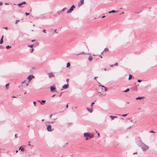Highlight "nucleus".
Returning <instances> with one entry per match:
<instances>
[{"label":"nucleus","instance_id":"f257e3e1","mask_svg":"<svg viewBox=\"0 0 157 157\" xmlns=\"http://www.w3.org/2000/svg\"><path fill=\"white\" fill-rule=\"evenodd\" d=\"M138 145L139 147H141L143 151H144L147 149L149 148L148 146L146 145L141 140L140 141L138 142Z\"/></svg>","mask_w":157,"mask_h":157},{"label":"nucleus","instance_id":"f03ea898","mask_svg":"<svg viewBox=\"0 0 157 157\" xmlns=\"http://www.w3.org/2000/svg\"><path fill=\"white\" fill-rule=\"evenodd\" d=\"M84 137L92 138L94 137V135L93 134H90L89 133H85L84 134Z\"/></svg>","mask_w":157,"mask_h":157},{"label":"nucleus","instance_id":"7ed1b4c3","mask_svg":"<svg viewBox=\"0 0 157 157\" xmlns=\"http://www.w3.org/2000/svg\"><path fill=\"white\" fill-rule=\"evenodd\" d=\"M75 6L74 5H73L70 8L67 12V13H71L75 8Z\"/></svg>","mask_w":157,"mask_h":157},{"label":"nucleus","instance_id":"20e7f679","mask_svg":"<svg viewBox=\"0 0 157 157\" xmlns=\"http://www.w3.org/2000/svg\"><path fill=\"white\" fill-rule=\"evenodd\" d=\"M47 128L48 131L49 132L52 131L54 130V128H51V126L50 124L48 125L47 126Z\"/></svg>","mask_w":157,"mask_h":157},{"label":"nucleus","instance_id":"39448f33","mask_svg":"<svg viewBox=\"0 0 157 157\" xmlns=\"http://www.w3.org/2000/svg\"><path fill=\"white\" fill-rule=\"evenodd\" d=\"M24 83L26 85H21V86H23L24 87H25L28 86L29 85V83L27 82L26 81H24L23 82H21V84H24Z\"/></svg>","mask_w":157,"mask_h":157},{"label":"nucleus","instance_id":"423d86ee","mask_svg":"<svg viewBox=\"0 0 157 157\" xmlns=\"http://www.w3.org/2000/svg\"><path fill=\"white\" fill-rule=\"evenodd\" d=\"M34 78V77L33 75H30L28 77L27 79H28L29 82H30L31 81L32 79Z\"/></svg>","mask_w":157,"mask_h":157},{"label":"nucleus","instance_id":"0eeeda50","mask_svg":"<svg viewBox=\"0 0 157 157\" xmlns=\"http://www.w3.org/2000/svg\"><path fill=\"white\" fill-rule=\"evenodd\" d=\"M48 77L49 78L52 77H55V75L52 73H50L48 74Z\"/></svg>","mask_w":157,"mask_h":157},{"label":"nucleus","instance_id":"6e6552de","mask_svg":"<svg viewBox=\"0 0 157 157\" xmlns=\"http://www.w3.org/2000/svg\"><path fill=\"white\" fill-rule=\"evenodd\" d=\"M56 89V87L55 86H51L50 87V90L52 92H54L55 91V90Z\"/></svg>","mask_w":157,"mask_h":157},{"label":"nucleus","instance_id":"1a4fd4ad","mask_svg":"<svg viewBox=\"0 0 157 157\" xmlns=\"http://www.w3.org/2000/svg\"><path fill=\"white\" fill-rule=\"evenodd\" d=\"M68 86L69 85L68 84V83H67V84H65L63 85L62 86V88L64 89H67V88H68Z\"/></svg>","mask_w":157,"mask_h":157},{"label":"nucleus","instance_id":"9d476101","mask_svg":"<svg viewBox=\"0 0 157 157\" xmlns=\"http://www.w3.org/2000/svg\"><path fill=\"white\" fill-rule=\"evenodd\" d=\"M84 3V1L83 0H80L79 2V3L78 4L79 6H82Z\"/></svg>","mask_w":157,"mask_h":157},{"label":"nucleus","instance_id":"9b49d317","mask_svg":"<svg viewBox=\"0 0 157 157\" xmlns=\"http://www.w3.org/2000/svg\"><path fill=\"white\" fill-rule=\"evenodd\" d=\"M110 117L112 120H113L115 118H117V116H110Z\"/></svg>","mask_w":157,"mask_h":157},{"label":"nucleus","instance_id":"f8f14e48","mask_svg":"<svg viewBox=\"0 0 157 157\" xmlns=\"http://www.w3.org/2000/svg\"><path fill=\"white\" fill-rule=\"evenodd\" d=\"M3 36H2V37L1 39V40L0 41V44H1L3 43Z\"/></svg>","mask_w":157,"mask_h":157},{"label":"nucleus","instance_id":"ddd939ff","mask_svg":"<svg viewBox=\"0 0 157 157\" xmlns=\"http://www.w3.org/2000/svg\"><path fill=\"white\" fill-rule=\"evenodd\" d=\"M19 150H21V151H24V149L23 147H22L21 146L20 147L19 149Z\"/></svg>","mask_w":157,"mask_h":157},{"label":"nucleus","instance_id":"4468645a","mask_svg":"<svg viewBox=\"0 0 157 157\" xmlns=\"http://www.w3.org/2000/svg\"><path fill=\"white\" fill-rule=\"evenodd\" d=\"M86 109L90 113L92 112L93 110L92 109H90V108H87Z\"/></svg>","mask_w":157,"mask_h":157},{"label":"nucleus","instance_id":"2eb2a0df","mask_svg":"<svg viewBox=\"0 0 157 157\" xmlns=\"http://www.w3.org/2000/svg\"><path fill=\"white\" fill-rule=\"evenodd\" d=\"M88 60L90 61H91L92 60V59H93V57L91 56H90L88 58Z\"/></svg>","mask_w":157,"mask_h":157},{"label":"nucleus","instance_id":"dca6fc26","mask_svg":"<svg viewBox=\"0 0 157 157\" xmlns=\"http://www.w3.org/2000/svg\"><path fill=\"white\" fill-rule=\"evenodd\" d=\"M70 65H71V64L70 63L68 62V63H67V64L66 67L67 68L69 67L70 66Z\"/></svg>","mask_w":157,"mask_h":157},{"label":"nucleus","instance_id":"f3484780","mask_svg":"<svg viewBox=\"0 0 157 157\" xmlns=\"http://www.w3.org/2000/svg\"><path fill=\"white\" fill-rule=\"evenodd\" d=\"M144 97H137L136 98V100H138V99H141L143 98Z\"/></svg>","mask_w":157,"mask_h":157},{"label":"nucleus","instance_id":"a211bd4d","mask_svg":"<svg viewBox=\"0 0 157 157\" xmlns=\"http://www.w3.org/2000/svg\"><path fill=\"white\" fill-rule=\"evenodd\" d=\"M129 89L128 88L126 90H125L124 91H123V92H127L128 91H129Z\"/></svg>","mask_w":157,"mask_h":157},{"label":"nucleus","instance_id":"6ab92c4d","mask_svg":"<svg viewBox=\"0 0 157 157\" xmlns=\"http://www.w3.org/2000/svg\"><path fill=\"white\" fill-rule=\"evenodd\" d=\"M9 83H8V84H6V89H8V86H9Z\"/></svg>","mask_w":157,"mask_h":157},{"label":"nucleus","instance_id":"aec40b11","mask_svg":"<svg viewBox=\"0 0 157 157\" xmlns=\"http://www.w3.org/2000/svg\"><path fill=\"white\" fill-rule=\"evenodd\" d=\"M132 78V76L131 75H129V78H128V79H130Z\"/></svg>","mask_w":157,"mask_h":157},{"label":"nucleus","instance_id":"412c9836","mask_svg":"<svg viewBox=\"0 0 157 157\" xmlns=\"http://www.w3.org/2000/svg\"><path fill=\"white\" fill-rule=\"evenodd\" d=\"M62 11L61 10L60 11H58L57 12V13L59 14H60L61 13H62Z\"/></svg>","mask_w":157,"mask_h":157},{"label":"nucleus","instance_id":"4be33fe9","mask_svg":"<svg viewBox=\"0 0 157 157\" xmlns=\"http://www.w3.org/2000/svg\"><path fill=\"white\" fill-rule=\"evenodd\" d=\"M67 8L66 7H64L62 10H61V11L63 12Z\"/></svg>","mask_w":157,"mask_h":157},{"label":"nucleus","instance_id":"5701e85b","mask_svg":"<svg viewBox=\"0 0 157 157\" xmlns=\"http://www.w3.org/2000/svg\"><path fill=\"white\" fill-rule=\"evenodd\" d=\"M28 47H30L32 48H33V45H29L28 46Z\"/></svg>","mask_w":157,"mask_h":157},{"label":"nucleus","instance_id":"b1692460","mask_svg":"<svg viewBox=\"0 0 157 157\" xmlns=\"http://www.w3.org/2000/svg\"><path fill=\"white\" fill-rule=\"evenodd\" d=\"M11 48V46H10L9 45H8V46H7L6 47V48H7V49H9L10 48Z\"/></svg>","mask_w":157,"mask_h":157},{"label":"nucleus","instance_id":"393cba45","mask_svg":"<svg viewBox=\"0 0 157 157\" xmlns=\"http://www.w3.org/2000/svg\"><path fill=\"white\" fill-rule=\"evenodd\" d=\"M33 50L34 49L33 48H32L29 50V51H30L31 52H32L33 51Z\"/></svg>","mask_w":157,"mask_h":157},{"label":"nucleus","instance_id":"a878e982","mask_svg":"<svg viewBox=\"0 0 157 157\" xmlns=\"http://www.w3.org/2000/svg\"><path fill=\"white\" fill-rule=\"evenodd\" d=\"M22 5H23V4L22 3V2H21L20 3H19L18 5L19 7H21V6Z\"/></svg>","mask_w":157,"mask_h":157},{"label":"nucleus","instance_id":"bb28decb","mask_svg":"<svg viewBox=\"0 0 157 157\" xmlns=\"http://www.w3.org/2000/svg\"><path fill=\"white\" fill-rule=\"evenodd\" d=\"M108 48H105L103 51H108Z\"/></svg>","mask_w":157,"mask_h":157},{"label":"nucleus","instance_id":"cd10ccee","mask_svg":"<svg viewBox=\"0 0 157 157\" xmlns=\"http://www.w3.org/2000/svg\"><path fill=\"white\" fill-rule=\"evenodd\" d=\"M105 88V91H108V90H107V89L106 87H104Z\"/></svg>","mask_w":157,"mask_h":157},{"label":"nucleus","instance_id":"c85d7f7f","mask_svg":"<svg viewBox=\"0 0 157 157\" xmlns=\"http://www.w3.org/2000/svg\"><path fill=\"white\" fill-rule=\"evenodd\" d=\"M33 103L35 106H36V101H33Z\"/></svg>","mask_w":157,"mask_h":157},{"label":"nucleus","instance_id":"c756f323","mask_svg":"<svg viewBox=\"0 0 157 157\" xmlns=\"http://www.w3.org/2000/svg\"><path fill=\"white\" fill-rule=\"evenodd\" d=\"M85 53H84V52H82V53H80V54H77V55H79L80 54H85Z\"/></svg>","mask_w":157,"mask_h":157},{"label":"nucleus","instance_id":"7c9ffc66","mask_svg":"<svg viewBox=\"0 0 157 157\" xmlns=\"http://www.w3.org/2000/svg\"><path fill=\"white\" fill-rule=\"evenodd\" d=\"M45 101L44 100H42L41 101V102L43 103H44L45 102Z\"/></svg>","mask_w":157,"mask_h":157},{"label":"nucleus","instance_id":"2f4dec72","mask_svg":"<svg viewBox=\"0 0 157 157\" xmlns=\"http://www.w3.org/2000/svg\"><path fill=\"white\" fill-rule=\"evenodd\" d=\"M111 11V13H115L116 12V11L113 10Z\"/></svg>","mask_w":157,"mask_h":157},{"label":"nucleus","instance_id":"473e14b6","mask_svg":"<svg viewBox=\"0 0 157 157\" xmlns=\"http://www.w3.org/2000/svg\"><path fill=\"white\" fill-rule=\"evenodd\" d=\"M127 115V114H123L122 115V116L123 117H125Z\"/></svg>","mask_w":157,"mask_h":157},{"label":"nucleus","instance_id":"72a5a7b5","mask_svg":"<svg viewBox=\"0 0 157 157\" xmlns=\"http://www.w3.org/2000/svg\"><path fill=\"white\" fill-rule=\"evenodd\" d=\"M118 65V63H116L114 65L115 66H117Z\"/></svg>","mask_w":157,"mask_h":157},{"label":"nucleus","instance_id":"f704fd0d","mask_svg":"<svg viewBox=\"0 0 157 157\" xmlns=\"http://www.w3.org/2000/svg\"><path fill=\"white\" fill-rule=\"evenodd\" d=\"M43 32L44 33H46V30L45 29H44L43 30Z\"/></svg>","mask_w":157,"mask_h":157},{"label":"nucleus","instance_id":"c9c22d12","mask_svg":"<svg viewBox=\"0 0 157 157\" xmlns=\"http://www.w3.org/2000/svg\"><path fill=\"white\" fill-rule=\"evenodd\" d=\"M142 81V80H140V79H138V80H137V82H141Z\"/></svg>","mask_w":157,"mask_h":157},{"label":"nucleus","instance_id":"e433bc0d","mask_svg":"<svg viewBox=\"0 0 157 157\" xmlns=\"http://www.w3.org/2000/svg\"><path fill=\"white\" fill-rule=\"evenodd\" d=\"M29 14V13H25V14H26V16L28 15Z\"/></svg>","mask_w":157,"mask_h":157},{"label":"nucleus","instance_id":"4c0bfd02","mask_svg":"<svg viewBox=\"0 0 157 157\" xmlns=\"http://www.w3.org/2000/svg\"><path fill=\"white\" fill-rule=\"evenodd\" d=\"M22 3L23 4H25L26 3V2H25V1H24V2H22Z\"/></svg>","mask_w":157,"mask_h":157},{"label":"nucleus","instance_id":"58836bf2","mask_svg":"<svg viewBox=\"0 0 157 157\" xmlns=\"http://www.w3.org/2000/svg\"><path fill=\"white\" fill-rule=\"evenodd\" d=\"M57 31V29H55V31H54V32H55V33H58V32H57V31Z\"/></svg>","mask_w":157,"mask_h":157},{"label":"nucleus","instance_id":"ea45409f","mask_svg":"<svg viewBox=\"0 0 157 157\" xmlns=\"http://www.w3.org/2000/svg\"><path fill=\"white\" fill-rule=\"evenodd\" d=\"M99 86H101V87H105V86H103L101 85H99Z\"/></svg>","mask_w":157,"mask_h":157},{"label":"nucleus","instance_id":"a19ab883","mask_svg":"<svg viewBox=\"0 0 157 157\" xmlns=\"http://www.w3.org/2000/svg\"><path fill=\"white\" fill-rule=\"evenodd\" d=\"M94 103V102H92V103H91V106H92L93 105Z\"/></svg>","mask_w":157,"mask_h":157},{"label":"nucleus","instance_id":"79ce46f5","mask_svg":"<svg viewBox=\"0 0 157 157\" xmlns=\"http://www.w3.org/2000/svg\"><path fill=\"white\" fill-rule=\"evenodd\" d=\"M69 80V79L68 78H67L66 79V81L67 82V83H68V81Z\"/></svg>","mask_w":157,"mask_h":157},{"label":"nucleus","instance_id":"37998d69","mask_svg":"<svg viewBox=\"0 0 157 157\" xmlns=\"http://www.w3.org/2000/svg\"><path fill=\"white\" fill-rule=\"evenodd\" d=\"M3 4L2 3V2H0V6H1Z\"/></svg>","mask_w":157,"mask_h":157},{"label":"nucleus","instance_id":"c03bdc74","mask_svg":"<svg viewBox=\"0 0 157 157\" xmlns=\"http://www.w3.org/2000/svg\"><path fill=\"white\" fill-rule=\"evenodd\" d=\"M19 20H16V22L15 24H17L18 22H19Z\"/></svg>","mask_w":157,"mask_h":157},{"label":"nucleus","instance_id":"a18cd8bd","mask_svg":"<svg viewBox=\"0 0 157 157\" xmlns=\"http://www.w3.org/2000/svg\"><path fill=\"white\" fill-rule=\"evenodd\" d=\"M4 28L6 29H8V28L7 27H4Z\"/></svg>","mask_w":157,"mask_h":157},{"label":"nucleus","instance_id":"49530a36","mask_svg":"<svg viewBox=\"0 0 157 157\" xmlns=\"http://www.w3.org/2000/svg\"><path fill=\"white\" fill-rule=\"evenodd\" d=\"M150 133L152 132V133H155V132L154 131H150Z\"/></svg>","mask_w":157,"mask_h":157},{"label":"nucleus","instance_id":"de8ad7c7","mask_svg":"<svg viewBox=\"0 0 157 157\" xmlns=\"http://www.w3.org/2000/svg\"><path fill=\"white\" fill-rule=\"evenodd\" d=\"M52 115H52V114H51V115H50V118H51V117H52Z\"/></svg>","mask_w":157,"mask_h":157},{"label":"nucleus","instance_id":"09e8293b","mask_svg":"<svg viewBox=\"0 0 157 157\" xmlns=\"http://www.w3.org/2000/svg\"><path fill=\"white\" fill-rule=\"evenodd\" d=\"M15 137L16 138H17V134H15Z\"/></svg>","mask_w":157,"mask_h":157},{"label":"nucleus","instance_id":"8fccbe9b","mask_svg":"<svg viewBox=\"0 0 157 157\" xmlns=\"http://www.w3.org/2000/svg\"><path fill=\"white\" fill-rule=\"evenodd\" d=\"M137 154V152H134V153H133V155H135V154Z\"/></svg>","mask_w":157,"mask_h":157},{"label":"nucleus","instance_id":"3c124183","mask_svg":"<svg viewBox=\"0 0 157 157\" xmlns=\"http://www.w3.org/2000/svg\"><path fill=\"white\" fill-rule=\"evenodd\" d=\"M113 66H114V65H110V67H113Z\"/></svg>","mask_w":157,"mask_h":157},{"label":"nucleus","instance_id":"603ef678","mask_svg":"<svg viewBox=\"0 0 157 157\" xmlns=\"http://www.w3.org/2000/svg\"><path fill=\"white\" fill-rule=\"evenodd\" d=\"M35 40H31V41H32V42H34V41H35Z\"/></svg>","mask_w":157,"mask_h":157},{"label":"nucleus","instance_id":"864d4df0","mask_svg":"<svg viewBox=\"0 0 157 157\" xmlns=\"http://www.w3.org/2000/svg\"><path fill=\"white\" fill-rule=\"evenodd\" d=\"M99 56H100V57L101 58H102V56L101 55H99Z\"/></svg>","mask_w":157,"mask_h":157},{"label":"nucleus","instance_id":"5fc2aeb1","mask_svg":"<svg viewBox=\"0 0 157 157\" xmlns=\"http://www.w3.org/2000/svg\"><path fill=\"white\" fill-rule=\"evenodd\" d=\"M86 140H88V138L87 137H86Z\"/></svg>","mask_w":157,"mask_h":157},{"label":"nucleus","instance_id":"6e6d98bb","mask_svg":"<svg viewBox=\"0 0 157 157\" xmlns=\"http://www.w3.org/2000/svg\"><path fill=\"white\" fill-rule=\"evenodd\" d=\"M66 107L67 108L68 107V105L67 104L66 105Z\"/></svg>","mask_w":157,"mask_h":157},{"label":"nucleus","instance_id":"4d7b16f0","mask_svg":"<svg viewBox=\"0 0 157 157\" xmlns=\"http://www.w3.org/2000/svg\"><path fill=\"white\" fill-rule=\"evenodd\" d=\"M98 78V77H95L94 78L95 79H96L97 78Z\"/></svg>","mask_w":157,"mask_h":157},{"label":"nucleus","instance_id":"13d9d810","mask_svg":"<svg viewBox=\"0 0 157 157\" xmlns=\"http://www.w3.org/2000/svg\"><path fill=\"white\" fill-rule=\"evenodd\" d=\"M5 4H6V5H7L9 4V3H5Z\"/></svg>","mask_w":157,"mask_h":157},{"label":"nucleus","instance_id":"bf43d9fd","mask_svg":"<svg viewBox=\"0 0 157 157\" xmlns=\"http://www.w3.org/2000/svg\"><path fill=\"white\" fill-rule=\"evenodd\" d=\"M105 17V16H103L102 17V18H104Z\"/></svg>","mask_w":157,"mask_h":157},{"label":"nucleus","instance_id":"052dcab7","mask_svg":"<svg viewBox=\"0 0 157 157\" xmlns=\"http://www.w3.org/2000/svg\"><path fill=\"white\" fill-rule=\"evenodd\" d=\"M104 70L105 71H106V68H105L104 69Z\"/></svg>","mask_w":157,"mask_h":157},{"label":"nucleus","instance_id":"680f3d73","mask_svg":"<svg viewBox=\"0 0 157 157\" xmlns=\"http://www.w3.org/2000/svg\"><path fill=\"white\" fill-rule=\"evenodd\" d=\"M12 97L13 98H16V97L14 96H13Z\"/></svg>","mask_w":157,"mask_h":157},{"label":"nucleus","instance_id":"e2e57ef3","mask_svg":"<svg viewBox=\"0 0 157 157\" xmlns=\"http://www.w3.org/2000/svg\"><path fill=\"white\" fill-rule=\"evenodd\" d=\"M109 13H111V11H109Z\"/></svg>","mask_w":157,"mask_h":157},{"label":"nucleus","instance_id":"0e129e2a","mask_svg":"<svg viewBox=\"0 0 157 157\" xmlns=\"http://www.w3.org/2000/svg\"><path fill=\"white\" fill-rule=\"evenodd\" d=\"M98 136H100V134L99 133H98Z\"/></svg>","mask_w":157,"mask_h":157},{"label":"nucleus","instance_id":"69168bd1","mask_svg":"<svg viewBox=\"0 0 157 157\" xmlns=\"http://www.w3.org/2000/svg\"><path fill=\"white\" fill-rule=\"evenodd\" d=\"M29 143H30V142H29ZM30 145H31V144H29L28 145L30 146Z\"/></svg>","mask_w":157,"mask_h":157},{"label":"nucleus","instance_id":"338daca9","mask_svg":"<svg viewBox=\"0 0 157 157\" xmlns=\"http://www.w3.org/2000/svg\"><path fill=\"white\" fill-rule=\"evenodd\" d=\"M16 153H17L18 152V150H16Z\"/></svg>","mask_w":157,"mask_h":157},{"label":"nucleus","instance_id":"774afa93","mask_svg":"<svg viewBox=\"0 0 157 157\" xmlns=\"http://www.w3.org/2000/svg\"><path fill=\"white\" fill-rule=\"evenodd\" d=\"M55 95H53L52 96V97H54V96H55Z\"/></svg>","mask_w":157,"mask_h":157}]
</instances>
